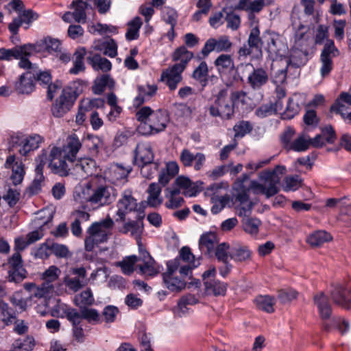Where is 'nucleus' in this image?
Returning <instances> with one entry per match:
<instances>
[{"label": "nucleus", "instance_id": "obj_1", "mask_svg": "<svg viewBox=\"0 0 351 351\" xmlns=\"http://www.w3.org/2000/svg\"><path fill=\"white\" fill-rule=\"evenodd\" d=\"M49 167L53 173L61 176L72 174L79 179H84L95 173L97 165L95 160L89 157L75 159L68 163L61 158L59 147H53L50 150Z\"/></svg>", "mask_w": 351, "mask_h": 351}, {"label": "nucleus", "instance_id": "obj_2", "mask_svg": "<svg viewBox=\"0 0 351 351\" xmlns=\"http://www.w3.org/2000/svg\"><path fill=\"white\" fill-rule=\"evenodd\" d=\"M136 119L141 122L138 131L143 135H152L165 130L168 118L161 110H153L150 107L144 106L136 113Z\"/></svg>", "mask_w": 351, "mask_h": 351}, {"label": "nucleus", "instance_id": "obj_3", "mask_svg": "<svg viewBox=\"0 0 351 351\" xmlns=\"http://www.w3.org/2000/svg\"><path fill=\"white\" fill-rule=\"evenodd\" d=\"M206 110L212 117H219L230 120L234 114V108L230 95L226 88H221L215 95L208 99Z\"/></svg>", "mask_w": 351, "mask_h": 351}, {"label": "nucleus", "instance_id": "obj_4", "mask_svg": "<svg viewBox=\"0 0 351 351\" xmlns=\"http://www.w3.org/2000/svg\"><path fill=\"white\" fill-rule=\"evenodd\" d=\"M286 169L282 166H277L272 171H267L262 173L261 178L265 181V184L258 183L256 180L250 182V189L254 194L265 195L267 198H269L278 193L279 189L278 184L280 181L279 174L282 175Z\"/></svg>", "mask_w": 351, "mask_h": 351}, {"label": "nucleus", "instance_id": "obj_5", "mask_svg": "<svg viewBox=\"0 0 351 351\" xmlns=\"http://www.w3.org/2000/svg\"><path fill=\"white\" fill-rule=\"evenodd\" d=\"M113 225L114 222L109 217L101 221L92 223L87 230L88 235L84 241L85 250L92 252L95 246L106 242Z\"/></svg>", "mask_w": 351, "mask_h": 351}, {"label": "nucleus", "instance_id": "obj_6", "mask_svg": "<svg viewBox=\"0 0 351 351\" xmlns=\"http://www.w3.org/2000/svg\"><path fill=\"white\" fill-rule=\"evenodd\" d=\"M214 65L221 77H226L228 73L235 71L234 80H242L244 71H247L252 67V63H241L236 67L231 55L226 53L220 54L214 61Z\"/></svg>", "mask_w": 351, "mask_h": 351}, {"label": "nucleus", "instance_id": "obj_7", "mask_svg": "<svg viewBox=\"0 0 351 351\" xmlns=\"http://www.w3.org/2000/svg\"><path fill=\"white\" fill-rule=\"evenodd\" d=\"M60 274L61 270L57 266H49L40 276L43 282L36 288L34 292V297L42 298L52 293L55 286L59 285Z\"/></svg>", "mask_w": 351, "mask_h": 351}, {"label": "nucleus", "instance_id": "obj_8", "mask_svg": "<svg viewBox=\"0 0 351 351\" xmlns=\"http://www.w3.org/2000/svg\"><path fill=\"white\" fill-rule=\"evenodd\" d=\"M266 34L267 46L265 49L269 57L274 61L282 58L286 59L289 49L282 37L274 32H267Z\"/></svg>", "mask_w": 351, "mask_h": 351}, {"label": "nucleus", "instance_id": "obj_9", "mask_svg": "<svg viewBox=\"0 0 351 351\" xmlns=\"http://www.w3.org/2000/svg\"><path fill=\"white\" fill-rule=\"evenodd\" d=\"M117 215L119 219L116 221H124L128 214L138 212H143L138 208L137 200L134 198L132 191L130 189L124 190L121 195V197L117 203Z\"/></svg>", "mask_w": 351, "mask_h": 351}, {"label": "nucleus", "instance_id": "obj_10", "mask_svg": "<svg viewBox=\"0 0 351 351\" xmlns=\"http://www.w3.org/2000/svg\"><path fill=\"white\" fill-rule=\"evenodd\" d=\"M340 51L335 46L334 40H327V43H324L319 58L322 76H326L330 73L333 68L332 58L338 57Z\"/></svg>", "mask_w": 351, "mask_h": 351}, {"label": "nucleus", "instance_id": "obj_11", "mask_svg": "<svg viewBox=\"0 0 351 351\" xmlns=\"http://www.w3.org/2000/svg\"><path fill=\"white\" fill-rule=\"evenodd\" d=\"M229 36L223 35L217 38H208L201 50L203 56L207 57L213 51L217 52H229L232 47Z\"/></svg>", "mask_w": 351, "mask_h": 351}, {"label": "nucleus", "instance_id": "obj_12", "mask_svg": "<svg viewBox=\"0 0 351 351\" xmlns=\"http://www.w3.org/2000/svg\"><path fill=\"white\" fill-rule=\"evenodd\" d=\"M9 265L8 280L20 282L26 278V270L23 268V263L21 253L14 252L8 260Z\"/></svg>", "mask_w": 351, "mask_h": 351}, {"label": "nucleus", "instance_id": "obj_13", "mask_svg": "<svg viewBox=\"0 0 351 351\" xmlns=\"http://www.w3.org/2000/svg\"><path fill=\"white\" fill-rule=\"evenodd\" d=\"M330 297L334 304L347 310L351 308V290L344 285H333Z\"/></svg>", "mask_w": 351, "mask_h": 351}, {"label": "nucleus", "instance_id": "obj_14", "mask_svg": "<svg viewBox=\"0 0 351 351\" xmlns=\"http://www.w3.org/2000/svg\"><path fill=\"white\" fill-rule=\"evenodd\" d=\"M71 273L76 276L71 278L66 276L64 278V282L70 290L77 292L88 283L86 270L83 267H75L71 269Z\"/></svg>", "mask_w": 351, "mask_h": 351}, {"label": "nucleus", "instance_id": "obj_15", "mask_svg": "<svg viewBox=\"0 0 351 351\" xmlns=\"http://www.w3.org/2000/svg\"><path fill=\"white\" fill-rule=\"evenodd\" d=\"M82 147V143L75 134L69 135L63 148L60 149L61 158L68 163L76 159L79 151Z\"/></svg>", "mask_w": 351, "mask_h": 351}, {"label": "nucleus", "instance_id": "obj_16", "mask_svg": "<svg viewBox=\"0 0 351 351\" xmlns=\"http://www.w3.org/2000/svg\"><path fill=\"white\" fill-rule=\"evenodd\" d=\"M64 88L62 89L61 95L51 107V112L54 117H61L70 110L76 100Z\"/></svg>", "mask_w": 351, "mask_h": 351}, {"label": "nucleus", "instance_id": "obj_17", "mask_svg": "<svg viewBox=\"0 0 351 351\" xmlns=\"http://www.w3.org/2000/svg\"><path fill=\"white\" fill-rule=\"evenodd\" d=\"M64 88L62 89L61 95L51 107V112L54 117H61L70 110L76 100Z\"/></svg>", "mask_w": 351, "mask_h": 351}, {"label": "nucleus", "instance_id": "obj_18", "mask_svg": "<svg viewBox=\"0 0 351 351\" xmlns=\"http://www.w3.org/2000/svg\"><path fill=\"white\" fill-rule=\"evenodd\" d=\"M184 69L181 66L173 65L163 71L161 73V80L165 82L171 91L175 90L183 77L182 73Z\"/></svg>", "mask_w": 351, "mask_h": 351}, {"label": "nucleus", "instance_id": "obj_19", "mask_svg": "<svg viewBox=\"0 0 351 351\" xmlns=\"http://www.w3.org/2000/svg\"><path fill=\"white\" fill-rule=\"evenodd\" d=\"M47 250H49L53 255L60 258H66L71 255L66 245L58 243H52L51 244H43L38 249L36 256L40 258H43L44 256L48 257L49 254Z\"/></svg>", "mask_w": 351, "mask_h": 351}, {"label": "nucleus", "instance_id": "obj_20", "mask_svg": "<svg viewBox=\"0 0 351 351\" xmlns=\"http://www.w3.org/2000/svg\"><path fill=\"white\" fill-rule=\"evenodd\" d=\"M250 69H252V71L247 76V82L252 90H259L268 82V73L265 69L261 67L255 69L253 66L247 71H249ZM245 71H244V73Z\"/></svg>", "mask_w": 351, "mask_h": 351}, {"label": "nucleus", "instance_id": "obj_21", "mask_svg": "<svg viewBox=\"0 0 351 351\" xmlns=\"http://www.w3.org/2000/svg\"><path fill=\"white\" fill-rule=\"evenodd\" d=\"M34 50V46L30 44L16 46L12 49L0 48V60L19 59L23 54L32 55Z\"/></svg>", "mask_w": 351, "mask_h": 351}, {"label": "nucleus", "instance_id": "obj_22", "mask_svg": "<svg viewBox=\"0 0 351 351\" xmlns=\"http://www.w3.org/2000/svg\"><path fill=\"white\" fill-rule=\"evenodd\" d=\"M88 202L95 208L109 204L112 201L109 188L99 186L95 189L88 199Z\"/></svg>", "mask_w": 351, "mask_h": 351}, {"label": "nucleus", "instance_id": "obj_23", "mask_svg": "<svg viewBox=\"0 0 351 351\" xmlns=\"http://www.w3.org/2000/svg\"><path fill=\"white\" fill-rule=\"evenodd\" d=\"M154 158V154L150 143L141 142L136 145L134 160L135 165L152 162Z\"/></svg>", "mask_w": 351, "mask_h": 351}, {"label": "nucleus", "instance_id": "obj_24", "mask_svg": "<svg viewBox=\"0 0 351 351\" xmlns=\"http://www.w3.org/2000/svg\"><path fill=\"white\" fill-rule=\"evenodd\" d=\"M4 166L6 169H12V173L10 179L13 184L14 185L21 184L25 176L24 165L21 162L16 161L14 155H10L6 158Z\"/></svg>", "mask_w": 351, "mask_h": 351}, {"label": "nucleus", "instance_id": "obj_25", "mask_svg": "<svg viewBox=\"0 0 351 351\" xmlns=\"http://www.w3.org/2000/svg\"><path fill=\"white\" fill-rule=\"evenodd\" d=\"M36 82V75L31 71L22 74L15 82L14 88L19 94H29L34 89Z\"/></svg>", "mask_w": 351, "mask_h": 351}, {"label": "nucleus", "instance_id": "obj_26", "mask_svg": "<svg viewBox=\"0 0 351 351\" xmlns=\"http://www.w3.org/2000/svg\"><path fill=\"white\" fill-rule=\"evenodd\" d=\"M144 217V212H138L136 215V219L130 220L125 223L121 230V232L123 234L130 232L132 236L139 237L143 230V219Z\"/></svg>", "mask_w": 351, "mask_h": 351}, {"label": "nucleus", "instance_id": "obj_27", "mask_svg": "<svg viewBox=\"0 0 351 351\" xmlns=\"http://www.w3.org/2000/svg\"><path fill=\"white\" fill-rule=\"evenodd\" d=\"M86 61L95 71L108 72L112 69L111 62L106 58L101 57L100 54L88 52Z\"/></svg>", "mask_w": 351, "mask_h": 351}, {"label": "nucleus", "instance_id": "obj_28", "mask_svg": "<svg viewBox=\"0 0 351 351\" xmlns=\"http://www.w3.org/2000/svg\"><path fill=\"white\" fill-rule=\"evenodd\" d=\"M53 212L49 209H43L36 213V216L32 221L34 228H49L50 223L53 218Z\"/></svg>", "mask_w": 351, "mask_h": 351}, {"label": "nucleus", "instance_id": "obj_29", "mask_svg": "<svg viewBox=\"0 0 351 351\" xmlns=\"http://www.w3.org/2000/svg\"><path fill=\"white\" fill-rule=\"evenodd\" d=\"M314 302L318 308L319 315L322 319H329L331 315L332 308L328 302V297L322 292L315 295Z\"/></svg>", "mask_w": 351, "mask_h": 351}, {"label": "nucleus", "instance_id": "obj_30", "mask_svg": "<svg viewBox=\"0 0 351 351\" xmlns=\"http://www.w3.org/2000/svg\"><path fill=\"white\" fill-rule=\"evenodd\" d=\"M235 201L239 202L237 206L239 216H245L251 213L253 204L250 201L249 195L247 191H242L235 195Z\"/></svg>", "mask_w": 351, "mask_h": 351}, {"label": "nucleus", "instance_id": "obj_31", "mask_svg": "<svg viewBox=\"0 0 351 351\" xmlns=\"http://www.w3.org/2000/svg\"><path fill=\"white\" fill-rule=\"evenodd\" d=\"M193 52L189 51L185 46L177 48L172 55V60L179 62L174 64L176 66H181L185 70L188 63L193 58Z\"/></svg>", "mask_w": 351, "mask_h": 351}, {"label": "nucleus", "instance_id": "obj_32", "mask_svg": "<svg viewBox=\"0 0 351 351\" xmlns=\"http://www.w3.org/2000/svg\"><path fill=\"white\" fill-rule=\"evenodd\" d=\"M162 280L165 287L172 292H179L186 287L184 280L176 277L171 273H163Z\"/></svg>", "mask_w": 351, "mask_h": 351}, {"label": "nucleus", "instance_id": "obj_33", "mask_svg": "<svg viewBox=\"0 0 351 351\" xmlns=\"http://www.w3.org/2000/svg\"><path fill=\"white\" fill-rule=\"evenodd\" d=\"M218 243L217 236L214 232H207L202 234L199 239V247L201 251L209 254L212 252Z\"/></svg>", "mask_w": 351, "mask_h": 351}, {"label": "nucleus", "instance_id": "obj_34", "mask_svg": "<svg viewBox=\"0 0 351 351\" xmlns=\"http://www.w3.org/2000/svg\"><path fill=\"white\" fill-rule=\"evenodd\" d=\"M106 99L108 105L110 107V110L107 114V119L109 121L114 122L119 117L123 109L118 105V99L114 93H108Z\"/></svg>", "mask_w": 351, "mask_h": 351}, {"label": "nucleus", "instance_id": "obj_35", "mask_svg": "<svg viewBox=\"0 0 351 351\" xmlns=\"http://www.w3.org/2000/svg\"><path fill=\"white\" fill-rule=\"evenodd\" d=\"M43 137L38 134H33L27 137L22 141L23 146L19 149L21 155L26 156L31 151L38 148L40 144L43 142Z\"/></svg>", "mask_w": 351, "mask_h": 351}, {"label": "nucleus", "instance_id": "obj_36", "mask_svg": "<svg viewBox=\"0 0 351 351\" xmlns=\"http://www.w3.org/2000/svg\"><path fill=\"white\" fill-rule=\"evenodd\" d=\"M309 51L307 49H296L293 51L291 58H286L285 63L287 65L293 64L300 67L304 65L308 60Z\"/></svg>", "mask_w": 351, "mask_h": 351}, {"label": "nucleus", "instance_id": "obj_37", "mask_svg": "<svg viewBox=\"0 0 351 351\" xmlns=\"http://www.w3.org/2000/svg\"><path fill=\"white\" fill-rule=\"evenodd\" d=\"M205 291L208 295L215 296L225 295L227 291V284L218 280L204 282Z\"/></svg>", "mask_w": 351, "mask_h": 351}, {"label": "nucleus", "instance_id": "obj_38", "mask_svg": "<svg viewBox=\"0 0 351 351\" xmlns=\"http://www.w3.org/2000/svg\"><path fill=\"white\" fill-rule=\"evenodd\" d=\"M114 86L115 82L112 78L108 75H103L95 80L92 89L95 94L101 95L106 87L113 89Z\"/></svg>", "mask_w": 351, "mask_h": 351}, {"label": "nucleus", "instance_id": "obj_39", "mask_svg": "<svg viewBox=\"0 0 351 351\" xmlns=\"http://www.w3.org/2000/svg\"><path fill=\"white\" fill-rule=\"evenodd\" d=\"M147 204L151 207H157L162 204V199L160 197L161 187L156 183L149 184L148 189Z\"/></svg>", "mask_w": 351, "mask_h": 351}, {"label": "nucleus", "instance_id": "obj_40", "mask_svg": "<svg viewBox=\"0 0 351 351\" xmlns=\"http://www.w3.org/2000/svg\"><path fill=\"white\" fill-rule=\"evenodd\" d=\"M264 5V0H254L253 1L251 0H239L238 4L235 6V9L246 12H259L263 10Z\"/></svg>", "mask_w": 351, "mask_h": 351}, {"label": "nucleus", "instance_id": "obj_41", "mask_svg": "<svg viewBox=\"0 0 351 351\" xmlns=\"http://www.w3.org/2000/svg\"><path fill=\"white\" fill-rule=\"evenodd\" d=\"M84 145L88 148L92 156H97L99 150L104 146V142L101 138L95 135H88L84 140Z\"/></svg>", "mask_w": 351, "mask_h": 351}, {"label": "nucleus", "instance_id": "obj_42", "mask_svg": "<svg viewBox=\"0 0 351 351\" xmlns=\"http://www.w3.org/2000/svg\"><path fill=\"white\" fill-rule=\"evenodd\" d=\"M331 239L332 237L328 232L324 230H318L308 237L307 242L311 246L318 247Z\"/></svg>", "mask_w": 351, "mask_h": 351}, {"label": "nucleus", "instance_id": "obj_43", "mask_svg": "<svg viewBox=\"0 0 351 351\" xmlns=\"http://www.w3.org/2000/svg\"><path fill=\"white\" fill-rule=\"evenodd\" d=\"M143 25L142 19L139 16L134 17L128 23V29L125 38L128 40H136L139 37V30Z\"/></svg>", "mask_w": 351, "mask_h": 351}, {"label": "nucleus", "instance_id": "obj_44", "mask_svg": "<svg viewBox=\"0 0 351 351\" xmlns=\"http://www.w3.org/2000/svg\"><path fill=\"white\" fill-rule=\"evenodd\" d=\"M252 252L246 246H238L230 250V258L236 262H244L251 258Z\"/></svg>", "mask_w": 351, "mask_h": 351}, {"label": "nucleus", "instance_id": "obj_45", "mask_svg": "<svg viewBox=\"0 0 351 351\" xmlns=\"http://www.w3.org/2000/svg\"><path fill=\"white\" fill-rule=\"evenodd\" d=\"M208 68L207 63L202 61L199 63L198 66L193 71L192 77L199 84L205 87L208 84Z\"/></svg>", "mask_w": 351, "mask_h": 351}, {"label": "nucleus", "instance_id": "obj_46", "mask_svg": "<svg viewBox=\"0 0 351 351\" xmlns=\"http://www.w3.org/2000/svg\"><path fill=\"white\" fill-rule=\"evenodd\" d=\"M73 5L74 7V21L77 23H84L86 19V10L88 8L89 4L88 2L79 0L77 2H73Z\"/></svg>", "mask_w": 351, "mask_h": 351}, {"label": "nucleus", "instance_id": "obj_47", "mask_svg": "<svg viewBox=\"0 0 351 351\" xmlns=\"http://www.w3.org/2000/svg\"><path fill=\"white\" fill-rule=\"evenodd\" d=\"M256 306L258 309L264 311L268 313L274 311V305L276 303L275 298L269 295H259L254 300Z\"/></svg>", "mask_w": 351, "mask_h": 351}, {"label": "nucleus", "instance_id": "obj_48", "mask_svg": "<svg viewBox=\"0 0 351 351\" xmlns=\"http://www.w3.org/2000/svg\"><path fill=\"white\" fill-rule=\"evenodd\" d=\"M34 297L33 294L24 295L22 291L15 292L11 298V302L21 310L25 311L28 305L31 304L32 299Z\"/></svg>", "mask_w": 351, "mask_h": 351}, {"label": "nucleus", "instance_id": "obj_49", "mask_svg": "<svg viewBox=\"0 0 351 351\" xmlns=\"http://www.w3.org/2000/svg\"><path fill=\"white\" fill-rule=\"evenodd\" d=\"M260 34L259 27L256 25L250 30L247 43L254 50L261 52L263 40Z\"/></svg>", "mask_w": 351, "mask_h": 351}, {"label": "nucleus", "instance_id": "obj_50", "mask_svg": "<svg viewBox=\"0 0 351 351\" xmlns=\"http://www.w3.org/2000/svg\"><path fill=\"white\" fill-rule=\"evenodd\" d=\"M74 302L75 305L80 308L82 306L86 307L93 305L95 302V299L91 289L88 288L80 294L76 295L74 298Z\"/></svg>", "mask_w": 351, "mask_h": 351}, {"label": "nucleus", "instance_id": "obj_51", "mask_svg": "<svg viewBox=\"0 0 351 351\" xmlns=\"http://www.w3.org/2000/svg\"><path fill=\"white\" fill-rule=\"evenodd\" d=\"M242 224L245 232L252 236H256L258 232L261 221L257 218H252L246 215L243 216Z\"/></svg>", "mask_w": 351, "mask_h": 351}, {"label": "nucleus", "instance_id": "obj_52", "mask_svg": "<svg viewBox=\"0 0 351 351\" xmlns=\"http://www.w3.org/2000/svg\"><path fill=\"white\" fill-rule=\"evenodd\" d=\"M35 346L32 337L19 338L14 341L12 348L15 351H32Z\"/></svg>", "mask_w": 351, "mask_h": 351}, {"label": "nucleus", "instance_id": "obj_53", "mask_svg": "<svg viewBox=\"0 0 351 351\" xmlns=\"http://www.w3.org/2000/svg\"><path fill=\"white\" fill-rule=\"evenodd\" d=\"M136 166L140 168L141 174L143 178L152 179L158 171L159 163L153 160L152 162L137 165Z\"/></svg>", "mask_w": 351, "mask_h": 351}, {"label": "nucleus", "instance_id": "obj_54", "mask_svg": "<svg viewBox=\"0 0 351 351\" xmlns=\"http://www.w3.org/2000/svg\"><path fill=\"white\" fill-rule=\"evenodd\" d=\"M143 264H139L137 267L142 274L154 276L158 273V268L156 266V263L153 258L150 260L142 261Z\"/></svg>", "mask_w": 351, "mask_h": 351}, {"label": "nucleus", "instance_id": "obj_55", "mask_svg": "<svg viewBox=\"0 0 351 351\" xmlns=\"http://www.w3.org/2000/svg\"><path fill=\"white\" fill-rule=\"evenodd\" d=\"M309 147V137L302 134L290 144L289 149L295 152H304L308 149Z\"/></svg>", "mask_w": 351, "mask_h": 351}, {"label": "nucleus", "instance_id": "obj_56", "mask_svg": "<svg viewBox=\"0 0 351 351\" xmlns=\"http://www.w3.org/2000/svg\"><path fill=\"white\" fill-rule=\"evenodd\" d=\"M178 258L180 260L182 259L183 261L190 263L193 268L200 265L199 258L195 260L190 247L187 246H184L180 249Z\"/></svg>", "mask_w": 351, "mask_h": 351}, {"label": "nucleus", "instance_id": "obj_57", "mask_svg": "<svg viewBox=\"0 0 351 351\" xmlns=\"http://www.w3.org/2000/svg\"><path fill=\"white\" fill-rule=\"evenodd\" d=\"M230 97L234 108L239 104L243 108H246L250 100L247 93L243 90L233 91L231 93Z\"/></svg>", "mask_w": 351, "mask_h": 351}, {"label": "nucleus", "instance_id": "obj_58", "mask_svg": "<svg viewBox=\"0 0 351 351\" xmlns=\"http://www.w3.org/2000/svg\"><path fill=\"white\" fill-rule=\"evenodd\" d=\"M302 182L299 176H287L284 179L283 190L285 191H295L301 186Z\"/></svg>", "mask_w": 351, "mask_h": 351}, {"label": "nucleus", "instance_id": "obj_59", "mask_svg": "<svg viewBox=\"0 0 351 351\" xmlns=\"http://www.w3.org/2000/svg\"><path fill=\"white\" fill-rule=\"evenodd\" d=\"M175 184L180 188H182L184 190V194L189 196H193L196 195V191H194V189L192 187V182L191 180L184 176H179L176 179Z\"/></svg>", "mask_w": 351, "mask_h": 351}, {"label": "nucleus", "instance_id": "obj_60", "mask_svg": "<svg viewBox=\"0 0 351 351\" xmlns=\"http://www.w3.org/2000/svg\"><path fill=\"white\" fill-rule=\"evenodd\" d=\"M327 40H332L329 38L328 27L324 25H318L315 35V43L316 45H324Z\"/></svg>", "mask_w": 351, "mask_h": 351}, {"label": "nucleus", "instance_id": "obj_61", "mask_svg": "<svg viewBox=\"0 0 351 351\" xmlns=\"http://www.w3.org/2000/svg\"><path fill=\"white\" fill-rule=\"evenodd\" d=\"M230 252L229 244L225 242L221 243L216 247L215 256L219 262H229Z\"/></svg>", "mask_w": 351, "mask_h": 351}, {"label": "nucleus", "instance_id": "obj_62", "mask_svg": "<svg viewBox=\"0 0 351 351\" xmlns=\"http://www.w3.org/2000/svg\"><path fill=\"white\" fill-rule=\"evenodd\" d=\"M82 319L88 321V322L96 324L100 322V315L97 310L95 308H89L86 307L81 308Z\"/></svg>", "mask_w": 351, "mask_h": 351}, {"label": "nucleus", "instance_id": "obj_63", "mask_svg": "<svg viewBox=\"0 0 351 351\" xmlns=\"http://www.w3.org/2000/svg\"><path fill=\"white\" fill-rule=\"evenodd\" d=\"M234 137H243L252 130V125L247 121H241L234 125L233 128Z\"/></svg>", "mask_w": 351, "mask_h": 351}, {"label": "nucleus", "instance_id": "obj_64", "mask_svg": "<svg viewBox=\"0 0 351 351\" xmlns=\"http://www.w3.org/2000/svg\"><path fill=\"white\" fill-rule=\"evenodd\" d=\"M330 109L332 112L339 113L343 119L351 123V106L337 102L336 105L332 106Z\"/></svg>", "mask_w": 351, "mask_h": 351}]
</instances>
